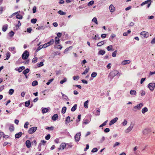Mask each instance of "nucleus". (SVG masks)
Returning <instances> with one entry per match:
<instances>
[{
	"label": "nucleus",
	"instance_id": "nucleus-1",
	"mask_svg": "<svg viewBox=\"0 0 155 155\" xmlns=\"http://www.w3.org/2000/svg\"><path fill=\"white\" fill-rule=\"evenodd\" d=\"M118 72L117 71H113L109 73L108 78L111 80L116 75H118Z\"/></svg>",
	"mask_w": 155,
	"mask_h": 155
},
{
	"label": "nucleus",
	"instance_id": "nucleus-2",
	"mask_svg": "<svg viewBox=\"0 0 155 155\" xmlns=\"http://www.w3.org/2000/svg\"><path fill=\"white\" fill-rule=\"evenodd\" d=\"M29 52L26 50L25 51L22 55V58L24 60H25L27 59L29 57Z\"/></svg>",
	"mask_w": 155,
	"mask_h": 155
},
{
	"label": "nucleus",
	"instance_id": "nucleus-3",
	"mask_svg": "<svg viewBox=\"0 0 155 155\" xmlns=\"http://www.w3.org/2000/svg\"><path fill=\"white\" fill-rule=\"evenodd\" d=\"M37 127H33L29 129L28 132L29 134H31L34 133L37 130Z\"/></svg>",
	"mask_w": 155,
	"mask_h": 155
},
{
	"label": "nucleus",
	"instance_id": "nucleus-4",
	"mask_svg": "<svg viewBox=\"0 0 155 155\" xmlns=\"http://www.w3.org/2000/svg\"><path fill=\"white\" fill-rule=\"evenodd\" d=\"M148 87L150 91H153L155 87V83H151L149 84L148 85Z\"/></svg>",
	"mask_w": 155,
	"mask_h": 155
},
{
	"label": "nucleus",
	"instance_id": "nucleus-5",
	"mask_svg": "<svg viewBox=\"0 0 155 155\" xmlns=\"http://www.w3.org/2000/svg\"><path fill=\"white\" fill-rule=\"evenodd\" d=\"M151 2H152V1L151 0H148L146 1L145 2H142L141 4V5L143 6L146 4H147L148 5H147V7L148 8L150 6V5L151 3Z\"/></svg>",
	"mask_w": 155,
	"mask_h": 155
},
{
	"label": "nucleus",
	"instance_id": "nucleus-6",
	"mask_svg": "<svg viewBox=\"0 0 155 155\" xmlns=\"http://www.w3.org/2000/svg\"><path fill=\"white\" fill-rule=\"evenodd\" d=\"M81 136V132L78 133L75 135L74 138L76 141H78L79 140Z\"/></svg>",
	"mask_w": 155,
	"mask_h": 155
},
{
	"label": "nucleus",
	"instance_id": "nucleus-7",
	"mask_svg": "<svg viewBox=\"0 0 155 155\" xmlns=\"http://www.w3.org/2000/svg\"><path fill=\"white\" fill-rule=\"evenodd\" d=\"M66 147V143H62L58 148L59 150H63L65 149Z\"/></svg>",
	"mask_w": 155,
	"mask_h": 155
},
{
	"label": "nucleus",
	"instance_id": "nucleus-8",
	"mask_svg": "<svg viewBox=\"0 0 155 155\" xmlns=\"http://www.w3.org/2000/svg\"><path fill=\"white\" fill-rule=\"evenodd\" d=\"M143 106V103H140L139 104H138L137 106L134 107V108L135 109V111L137 110H140L141 108Z\"/></svg>",
	"mask_w": 155,
	"mask_h": 155
},
{
	"label": "nucleus",
	"instance_id": "nucleus-9",
	"mask_svg": "<svg viewBox=\"0 0 155 155\" xmlns=\"http://www.w3.org/2000/svg\"><path fill=\"white\" fill-rule=\"evenodd\" d=\"M134 126V124H131L130 126L125 130L126 133H128L130 132Z\"/></svg>",
	"mask_w": 155,
	"mask_h": 155
},
{
	"label": "nucleus",
	"instance_id": "nucleus-10",
	"mask_svg": "<svg viewBox=\"0 0 155 155\" xmlns=\"http://www.w3.org/2000/svg\"><path fill=\"white\" fill-rule=\"evenodd\" d=\"M140 35L143 36L144 38H147L149 36V33L146 31H142L140 33Z\"/></svg>",
	"mask_w": 155,
	"mask_h": 155
},
{
	"label": "nucleus",
	"instance_id": "nucleus-11",
	"mask_svg": "<svg viewBox=\"0 0 155 155\" xmlns=\"http://www.w3.org/2000/svg\"><path fill=\"white\" fill-rule=\"evenodd\" d=\"M118 119V118L117 117H115L110 122L109 125H111L113 124H114V123H115L117 121Z\"/></svg>",
	"mask_w": 155,
	"mask_h": 155
},
{
	"label": "nucleus",
	"instance_id": "nucleus-12",
	"mask_svg": "<svg viewBox=\"0 0 155 155\" xmlns=\"http://www.w3.org/2000/svg\"><path fill=\"white\" fill-rule=\"evenodd\" d=\"M109 9L110 12H113L115 11V8L113 5L111 4L109 7Z\"/></svg>",
	"mask_w": 155,
	"mask_h": 155
},
{
	"label": "nucleus",
	"instance_id": "nucleus-13",
	"mask_svg": "<svg viewBox=\"0 0 155 155\" xmlns=\"http://www.w3.org/2000/svg\"><path fill=\"white\" fill-rule=\"evenodd\" d=\"M25 144L26 147L28 148L31 147V143L29 140H27L25 142Z\"/></svg>",
	"mask_w": 155,
	"mask_h": 155
},
{
	"label": "nucleus",
	"instance_id": "nucleus-14",
	"mask_svg": "<svg viewBox=\"0 0 155 155\" xmlns=\"http://www.w3.org/2000/svg\"><path fill=\"white\" fill-rule=\"evenodd\" d=\"M9 50L13 54H14L16 52L15 48V47H10L9 48Z\"/></svg>",
	"mask_w": 155,
	"mask_h": 155
},
{
	"label": "nucleus",
	"instance_id": "nucleus-15",
	"mask_svg": "<svg viewBox=\"0 0 155 155\" xmlns=\"http://www.w3.org/2000/svg\"><path fill=\"white\" fill-rule=\"evenodd\" d=\"M130 61L129 60H125L122 62L121 64L122 65H125L127 64H130Z\"/></svg>",
	"mask_w": 155,
	"mask_h": 155
},
{
	"label": "nucleus",
	"instance_id": "nucleus-16",
	"mask_svg": "<svg viewBox=\"0 0 155 155\" xmlns=\"http://www.w3.org/2000/svg\"><path fill=\"white\" fill-rule=\"evenodd\" d=\"M60 40L59 38L57 37L55 38V44H58L60 43Z\"/></svg>",
	"mask_w": 155,
	"mask_h": 155
},
{
	"label": "nucleus",
	"instance_id": "nucleus-17",
	"mask_svg": "<svg viewBox=\"0 0 155 155\" xmlns=\"http://www.w3.org/2000/svg\"><path fill=\"white\" fill-rule=\"evenodd\" d=\"M22 134V132H19L16 134L15 135V137L16 138H18L21 136Z\"/></svg>",
	"mask_w": 155,
	"mask_h": 155
},
{
	"label": "nucleus",
	"instance_id": "nucleus-18",
	"mask_svg": "<svg viewBox=\"0 0 155 155\" xmlns=\"http://www.w3.org/2000/svg\"><path fill=\"white\" fill-rule=\"evenodd\" d=\"M8 27V25L7 24H5L3 26L2 28V30L3 31H5L7 30Z\"/></svg>",
	"mask_w": 155,
	"mask_h": 155
},
{
	"label": "nucleus",
	"instance_id": "nucleus-19",
	"mask_svg": "<svg viewBox=\"0 0 155 155\" xmlns=\"http://www.w3.org/2000/svg\"><path fill=\"white\" fill-rule=\"evenodd\" d=\"M58 117V115L57 114H54L52 117V119L53 120H56Z\"/></svg>",
	"mask_w": 155,
	"mask_h": 155
},
{
	"label": "nucleus",
	"instance_id": "nucleus-20",
	"mask_svg": "<svg viewBox=\"0 0 155 155\" xmlns=\"http://www.w3.org/2000/svg\"><path fill=\"white\" fill-rule=\"evenodd\" d=\"M65 121V124H67L68 123H69L71 121L70 117L69 116L67 117L66 118Z\"/></svg>",
	"mask_w": 155,
	"mask_h": 155
},
{
	"label": "nucleus",
	"instance_id": "nucleus-21",
	"mask_svg": "<svg viewBox=\"0 0 155 155\" xmlns=\"http://www.w3.org/2000/svg\"><path fill=\"white\" fill-rule=\"evenodd\" d=\"M130 93L131 95L135 96L136 95V91L131 90L130 91Z\"/></svg>",
	"mask_w": 155,
	"mask_h": 155
},
{
	"label": "nucleus",
	"instance_id": "nucleus-22",
	"mask_svg": "<svg viewBox=\"0 0 155 155\" xmlns=\"http://www.w3.org/2000/svg\"><path fill=\"white\" fill-rule=\"evenodd\" d=\"M77 104H75L71 108V110L72 111L74 112L77 109Z\"/></svg>",
	"mask_w": 155,
	"mask_h": 155
},
{
	"label": "nucleus",
	"instance_id": "nucleus-23",
	"mask_svg": "<svg viewBox=\"0 0 155 155\" xmlns=\"http://www.w3.org/2000/svg\"><path fill=\"white\" fill-rule=\"evenodd\" d=\"M29 71V70L28 68H27L23 72V73L25 75L26 78L27 77L26 75V74L28 73Z\"/></svg>",
	"mask_w": 155,
	"mask_h": 155
},
{
	"label": "nucleus",
	"instance_id": "nucleus-24",
	"mask_svg": "<svg viewBox=\"0 0 155 155\" xmlns=\"http://www.w3.org/2000/svg\"><path fill=\"white\" fill-rule=\"evenodd\" d=\"M88 100L86 101L84 104V107L85 108H87L88 107Z\"/></svg>",
	"mask_w": 155,
	"mask_h": 155
},
{
	"label": "nucleus",
	"instance_id": "nucleus-25",
	"mask_svg": "<svg viewBox=\"0 0 155 155\" xmlns=\"http://www.w3.org/2000/svg\"><path fill=\"white\" fill-rule=\"evenodd\" d=\"M72 46H70L69 47L67 48L64 50V54L66 53V52H67V51H69V49H72Z\"/></svg>",
	"mask_w": 155,
	"mask_h": 155
},
{
	"label": "nucleus",
	"instance_id": "nucleus-26",
	"mask_svg": "<svg viewBox=\"0 0 155 155\" xmlns=\"http://www.w3.org/2000/svg\"><path fill=\"white\" fill-rule=\"evenodd\" d=\"M25 69V67L24 66H22L21 67H19L18 69V71L19 72H21L23 70H24Z\"/></svg>",
	"mask_w": 155,
	"mask_h": 155
},
{
	"label": "nucleus",
	"instance_id": "nucleus-27",
	"mask_svg": "<svg viewBox=\"0 0 155 155\" xmlns=\"http://www.w3.org/2000/svg\"><path fill=\"white\" fill-rule=\"evenodd\" d=\"M148 111V109L146 107H145L143 108L142 109V112L143 114H144L146 112Z\"/></svg>",
	"mask_w": 155,
	"mask_h": 155
},
{
	"label": "nucleus",
	"instance_id": "nucleus-28",
	"mask_svg": "<svg viewBox=\"0 0 155 155\" xmlns=\"http://www.w3.org/2000/svg\"><path fill=\"white\" fill-rule=\"evenodd\" d=\"M104 41H100L97 44V46L98 47H100L102 45L104 44Z\"/></svg>",
	"mask_w": 155,
	"mask_h": 155
},
{
	"label": "nucleus",
	"instance_id": "nucleus-29",
	"mask_svg": "<svg viewBox=\"0 0 155 155\" xmlns=\"http://www.w3.org/2000/svg\"><path fill=\"white\" fill-rule=\"evenodd\" d=\"M14 127L13 125H11L9 127V130L11 132H12L14 130Z\"/></svg>",
	"mask_w": 155,
	"mask_h": 155
},
{
	"label": "nucleus",
	"instance_id": "nucleus-30",
	"mask_svg": "<svg viewBox=\"0 0 155 155\" xmlns=\"http://www.w3.org/2000/svg\"><path fill=\"white\" fill-rule=\"evenodd\" d=\"M92 21L94 22L96 25L98 24V22L97 18L95 17H94L92 20Z\"/></svg>",
	"mask_w": 155,
	"mask_h": 155
},
{
	"label": "nucleus",
	"instance_id": "nucleus-31",
	"mask_svg": "<svg viewBox=\"0 0 155 155\" xmlns=\"http://www.w3.org/2000/svg\"><path fill=\"white\" fill-rule=\"evenodd\" d=\"M58 13L59 14L61 15H64L66 14V13L64 12H63L61 10H59L58 12Z\"/></svg>",
	"mask_w": 155,
	"mask_h": 155
},
{
	"label": "nucleus",
	"instance_id": "nucleus-32",
	"mask_svg": "<svg viewBox=\"0 0 155 155\" xmlns=\"http://www.w3.org/2000/svg\"><path fill=\"white\" fill-rule=\"evenodd\" d=\"M105 51H103V50H100L98 53V54H101V55H103L104 54H105Z\"/></svg>",
	"mask_w": 155,
	"mask_h": 155
},
{
	"label": "nucleus",
	"instance_id": "nucleus-33",
	"mask_svg": "<svg viewBox=\"0 0 155 155\" xmlns=\"http://www.w3.org/2000/svg\"><path fill=\"white\" fill-rule=\"evenodd\" d=\"M48 110L47 108H44L42 109V112L44 114L48 112Z\"/></svg>",
	"mask_w": 155,
	"mask_h": 155
},
{
	"label": "nucleus",
	"instance_id": "nucleus-34",
	"mask_svg": "<svg viewBox=\"0 0 155 155\" xmlns=\"http://www.w3.org/2000/svg\"><path fill=\"white\" fill-rule=\"evenodd\" d=\"M131 32V31L130 30H128L127 32H124L123 33V35L124 36H127L128 34H130Z\"/></svg>",
	"mask_w": 155,
	"mask_h": 155
},
{
	"label": "nucleus",
	"instance_id": "nucleus-35",
	"mask_svg": "<svg viewBox=\"0 0 155 155\" xmlns=\"http://www.w3.org/2000/svg\"><path fill=\"white\" fill-rule=\"evenodd\" d=\"M67 81V79L65 78H64L63 80H61L60 81V83L61 84H62L66 82Z\"/></svg>",
	"mask_w": 155,
	"mask_h": 155
},
{
	"label": "nucleus",
	"instance_id": "nucleus-36",
	"mask_svg": "<svg viewBox=\"0 0 155 155\" xmlns=\"http://www.w3.org/2000/svg\"><path fill=\"white\" fill-rule=\"evenodd\" d=\"M66 110V107H63L62 109L61 110V113L63 114H64Z\"/></svg>",
	"mask_w": 155,
	"mask_h": 155
},
{
	"label": "nucleus",
	"instance_id": "nucleus-37",
	"mask_svg": "<svg viewBox=\"0 0 155 155\" xmlns=\"http://www.w3.org/2000/svg\"><path fill=\"white\" fill-rule=\"evenodd\" d=\"M38 81H34L32 84V85L33 86H35L38 85Z\"/></svg>",
	"mask_w": 155,
	"mask_h": 155
},
{
	"label": "nucleus",
	"instance_id": "nucleus-38",
	"mask_svg": "<svg viewBox=\"0 0 155 155\" xmlns=\"http://www.w3.org/2000/svg\"><path fill=\"white\" fill-rule=\"evenodd\" d=\"M90 122L89 120L87 119H84L83 121V123L85 124H88Z\"/></svg>",
	"mask_w": 155,
	"mask_h": 155
},
{
	"label": "nucleus",
	"instance_id": "nucleus-39",
	"mask_svg": "<svg viewBox=\"0 0 155 155\" xmlns=\"http://www.w3.org/2000/svg\"><path fill=\"white\" fill-rule=\"evenodd\" d=\"M16 18H17L21 19L22 18V16L18 14L16 15Z\"/></svg>",
	"mask_w": 155,
	"mask_h": 155
},
{
	"label": "nucleus",
	"instance_id": "nucleus-40",
	"mask_svg": "<svg viewBox=\"0 0 155 155\" xmlns=\"http://www.w3.org/2000/svg\"><path fill=\"white\" fill-rule=\"evenodd\" d=\"M54 42V41L53 39L51 40L48 43V44H49V45H52L53 44Z\"/></svg>",
	"mask_w": 155,
	"mask_h": 155
},
{
	"label": "nucleus",
	"instance_id": "nucleus-41",
	"mask_svg": "<svg viewBox=\"0 0 155 155\" xmlns=\"http://www.w3.org/2000/svg\"><path fill=\"white\" fill-rule=\"evenodd\" d=\"M112 45H110L107 47V49L108 51H110L112 50Z\"/></svg>",
	"mask_w": 155,
	"mask_h": 155
},
{
	"label": "nucleus",
	"instance_id": "nucleus-42",
	"mask_svg": "<svg viewBox=\"0 0 155 155\" xmlns=\"http://www.w3.org/2000/svg\"><path fill=\"white\" fill-rule=\"evenodd\" d=\"M72 145H71V143H66V147L67 148H71L72 147Z\"/></svg>",
	"mask_w": 155,
	"mask_h": 155
},
{
	"label": "nucleus",
	"instance_id": "nucleus-43",
	"mask_svg": "<svg viewBox=\"0 0 155 155\" xmlns=\"http://www.w3.org/2000/svg\"><path fill=\"white\" fill-rule=\"evenodd\" d=\"M97 73L94 72H93L91 74V76L92 78H94L97 76Z\"/></svg>",
	"mask_w": 155,
	"mask_h": 155
},
{
	"label": "nucleus",
	"instance_id": "nucleus-44",
	"mask_svg": "<svg viewBox=\"0 0 155 155\" xmlns=\"http://www.w3.org/2000/svg\"><path fill=\"white\" fill-rule=\"evenodd\" d=\"M14 90L12 89H10L9 90L8 93L10 95H12L14 92Z\"/></svg>",
	"mask_w": 155,
	"mask_h": 155
},
{
	"label": "nucleus",
	"instance_id": "nucleus-45",
	"mask_svg": "<svg viewBox=\"0 0 155 155\" xmlns=\"http://www.w3.org/2000/svg\"><path fill=\"white\" fill-rule=\"evenodd\" d=\"M30 101H29L25 102V106L26 107H28L30 105Z\"/></svg>",
	"mask_w": 155,
	"mask_h": 155
},
{
	"label": "nucleus",
	"instance_id": "nucleus-46",
	"mask_svg": "<svg viewBox=\"0 0 155 155\" xmlns=\"http://www.w3.org/2000/svg\"><path fill=\"white\" fill-rule=\"evenodd\" d=\"M100 109H98L95 112V115H99L100 114Z\"/></svg>",
	"mask_w": 155,
	"mask_h": 155
},
{
	"label": "nucleus",
	"instance_id": "nucleus-47",
	"mask_svg": "<svg viewBox=\"0 0 155 155\" xmlns=\"http://www.w3.org/2000/svg\"><path fill=\"white\" fill-rule=\"evenodd\" d=\"M94 3V2L93 1H90L88 4V6H89L93 5Z\"/></svg>",
	"mask_w": 155,
	"mask_h": 155
},
{
	"label": "nucleus",
	"instance_id": "nucleus-48",
	"mask_svg": "<svg viewBox=\"0 0 155 155\" xmlns=\"http://www.w3.org/2000/svg\"><path fill=\"white\" fill-rule=\"evenodd\" d=\"M89 70V68H86L84 71L82 73V74H85L87 73Z\"/></svg>",
	"mask_w": 155,
	"mask_h": 155
},
{
	"label": "nucleus",
	"instance_id": "nucleus-49",
	"mask_svg": "<svg viewBox=\"0 0 155 155\" xmlns=\"http://www.w3.org/2000/svg\"><path fill=\"white\" fill-rule=\"evenodd\" d=\"M140 95L141 96H143L145 94V91L143 90H141L140 92Z\"/></svg>",
	"mask_w": 155,
	"mask_h": 155
},
{
	"label": "nucleus",
	"instance_id": "nucleus-50",
	"mask_svg": "<svg viewBox=\"0 0 155 155\" xmlns=\"http://www.w3.org/2000/svg\"><path fill=\"white\" fill-rule=\"evenodd\" d=\"M37 21V20L36 18H35V19L34 18V19H32L31 20V22L32 23L35 24L36 23Z\"/></svg>",
	"mask_w": 155,
	"mask_h": 155
},
{
	"label": "nucleus",
	"instance_id": "nucleus-51",
	"mask_svg": "<svg viewBox=\"0 0 155 155\" xmlns=\"http://www.w3.org/2000/svg\"><path fill=\"white\" fill-rule=\"evenodd\" d=\"M81 114L79 115L78 117V119L76 121L77 123L79 122L81 120Z\"/></svg>",
	"mask_w": 155,
	"mask_h": 155
},
{
	"label": "nucleus",
	"instance_id": "nucleus-52",
	"mask_svg": "<svg viewBox=\"0 0 155 155\" xmlns=\"http://www.w3.org/2000/svg\"><path fill=\"white\" fill-rule=\"evenodd\" d=\"M127 121L126 120H124V121H123V122L122 123V124L123 126H124L126 125L127 124Z\"/></svg>",
	"mask_w": 155,
	"mask_h": 155
},
{
	"label": "nucleus",
	"instance_id": "nucleus-53",
	"mask_svg": "<svg viewBox=\"0 0 155 155\" xmlns=\"http://www.w3.org/2000/svg\"><path fill=\"white\" fill-rule=\"evenodd\" d=\"M14 32L13 31H11L9 33V35L10 37L13 36L14 35Z\"/></svg>",
	"mask_w": 155,
	"mask_h": 155
},
{
	"label": "nucleus",
	"instance_id": "nucleus-54",
	"mask_svg": "<svg viewBox=\"0 0 155 155\" xmlns=\"http://www.w3.org/2000/svg\"><path fill=\"white\" fill-rule=\"evenodd\" d=\"M117 53V51L116 50L114 51L112 53V56L114 57H115L116 56Z\"/></svg>",
	"mask_w": 155,
	"mask_h": 155
},
{
	"label": "nucleus",
	"instance_id": "nucleus-55",
	"mask_svg": "<svg viewBox=\"0 0 155 155\" xmlns=\"http://www.w3.org/2000/svg\"><path fill=\"white\" fill-rule=\"evenodd\" d=\"M6 59L8 60L10 58V53L9 52H7L6 54Z\"/></svg>",
	"mask_w": 155,
	"mask_h": 155
},
{
	"label": "nucleus",
	"instance_id": "nucleus-56",
	"mask_svg": "<svg viewBox=\"0 0 155 155\" xmlns=\"http://www.w3.org/2000/svg\"><path fill=\"white\" fill-rule=\"evenodd\" d=\"M37 61V58L36 57L34 58L32 60V62L33 63H36Z\"/></svg>",
	"mask_w": 155,
	"mask_h": 155
},
{
	"label": "nucleus",
	"instance_id": "nucleus-57",
	"mask_svg": "<svg viewBox=\"0 0 155 155\" xmlns=\"http://www.w3.org/2000/svg\"><path fill=\"white\" fill-rule=\"evenodd\" d=\"M29 124V123L28 122H26L25 125H24V127L25 128H28V125Z\"/></svg>",
	"mask_w": 155,
	"mask_h": 155
},
{
	"label": "nucleus",
	"instance_id": "nucleus-58",
	"mask_svg": "<svg viewBox=\"0 0 155 155\" xmlns=\"http://www.w3.org/2000/svg\"><path fill=\"white\" fill-rule=\"evenodd\" d=\"M73 78L74 80L77 81L79 79V76H74Z\"/></svg>",
	"mask_w": 155,
	"mask_h": 155
},
{
	"label": "nucleus",
	"instance_id": "nucleus-59",
	"mask_svg": "<svg viewBox=\"0 0 155 155\" xmlns=\"http://www.w3.org/2000/svg\"><path fill=\"white\" fill-rule=\"evenodd\" d=\"M51 137V136L50 134H48L45 137V138L47 140H48L50 139Z\"/></svg>",
	"mask_w": 155,
	"mask_h": 155
},
{
	"label": "nucleus",
	"instance_id": "nucleus-60",
	"mask_svg": "<svg viewBox=\"0 0 155 155\" xmlns=\"http://www.w3.org/2000/svg\"><path fill=\"white\" fill-rule=\"evenodd\" d=\"M120 144V143L117 142H116L113 145V147H115L117 146H119Z\"/></svg>",
	"mask_w": 155,
	"mask_h": 155
},
{
	"label": "nucleus",
	"instance_id": "nucleus-61",
	"mask_svg": "<svg viewBox=\"0 0 155 155\" xmlns=\"http://www.w3.org/2000/svg\"><path fill=\"white\" fill-rule=\"evenodd\" d=\"M21 23L20 22V21H18V24H17V25H16V27L18 28L19 27H20L21 26Z\"/></svg>",
	"mask_w": 155,
	"mask_h": 155
},
{
	"label": "nucleus",
	"instance_id": "nucleus-62",
	"mask_svg": "<svg viewBox=\"0 0 155 155\" xmlns=\"http://www.w3.org/2000/svg\"><path fill=\"white\" fill-rule=\"evenodd\" d=\"M43 63L42 62H41L39 64H38V67H40L43 65Z\"/></svg>",
	"mask_w": 155,
	"mask_h": 155
},
{
	"label": "nucleus",
	"instance_id": "nucleus-63",
	"mask_svg": "<svg viewBox=\"0 0 155 155\" xmlns=\"http://www.w3.org/2000/svg\"><path fill=\"white\" fill-rule=\"evenodd\" d=\"M98 150L96 148H94L92 150L91 152L93 153L96 152Z\"/></svg>",
	"mask_w": 155,
	"mask_h": 155
},
{
	"label": "nucleus",
	"instance_id": "nucleus-64",
	"mask_svg": "<svg viewBox=\"0 0 155 155\" xmlns=\"http://www.w3.org/2000/svg\"><path fill=\"white\" fill-rule=\"evenodd\" d=\"M151 43L152 44H154L155 43V37L152 40Z\"/></svg>",
	"mask_w": 155,
	"mask_h": 155
}]
</instances>
